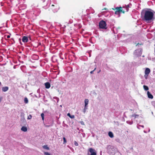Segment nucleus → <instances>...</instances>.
<instances>
[{
    "label": "nucleus",
    "instance_id": "obj_22",
    "mask_svg": "<svg viewBox=\"0 0 155 155\" xmlns=\"http://www.w3.org/2000/svg\"><path fill=\"white\" fill-rule=\"evenodd\" d=\"M24 101L25 103L27 104L28 102V99L26 97H25L24 98Z\"/></svg>",
    "mask_w": 155,
    "mask_h": 155
},
{
    "label": "nucleus",
    "instance_id": "obj_30",
    "mask_svg": "<svg viewBox=\"0 0 155 155\" xmlns=\"http://www.w3.org/2000/svg\"><path fill=\"white\" fill-rule=\"evenodd\" d=\"M32 116L31 114H30L28 117V119H30L31 118Z\"/></svg>",
    "mask_w": 155,
    "mask_h": 155
},
{
    "label": "nucleus",
    "instance_id": "obj_26",
    "mask_svg": "<svg viewBox=\"0 0 155 155\" xmlns=\"http://www.w3.org/2000/svg\"><path fill=\"white\" fill-rule=\"evenodd\" d=\"M41 116L42 118V119L43 120V121L44 120V114L43 113H42L41 114Z\"/></svg>",
    "mask_w": 155,
    "mask_h": 155
},
{
    "label": "nucleus",
    "instance_id": "obj_7",
    "mask_svg": "<svg viewBox=\"0 0 155 155\" xmlns=\"http://www.w3.org/2000/svg\"><path fill=\"white\" fill-rule=\"evenodd\" d=\"M51 0H49L47 2L46 5H44L43 6V8H45V9H47L50 6V5L51 4Z\"/></svg>",
    "mask_w": 155,
    "mask_h": 155
},
{
    "label": "nucleus",
    "instance_id": "obj_1",
    "mask_svg": "<svg viewBox=\"0 0 155 155\" xmlns=\"http://www.w3.org/2000/svg\"><path fill=\"white\" fill-rule=\"evenodd\" d=\"M141 14L142 19L147 23H150L154 20V13L150 9H143Z\"/></svg>",
    "mask_w": 155,
    "mask_h": 155
},
{
    "label": "nucleus",
    "instance_id": "obj_35",
    "mask_svg": "<svg viewBox=\"0 0 155 155\" xmlns=\"http://www.w3.org/2000/svg\"><path fill=\"white\" fill-rule=\"evenodd\" d=\"M10 38V36L9 35H7V38Z\"/></svg>",
    "mask_w": 155,
    "mask_h": 155
},
{
    "label": "nucleus",
    "instance_id": "obj_29",
    "mask_svg": "<svg viewBox=\"0 0 155 155\" xmlns=\"http://www.w3.org/2000/svg\"><path fill=\"white\" fill-rule=\"evenodd\" d=\"M63 143H65L67 142V141L66 140V138L64 137H63Z\"/></svg>",
    "mask_w": 155,
    "mask_h": 155
},
{
    "label": "nucleus",
    "instance_id": "obj_41",
    "mask_svg": "<svg viewBox=\"0 0 155 155\" xmlns=\"http://www.w3.org/2000/svg\"><path fill=\"white\" fill-rule=\"evenodd\" d=\"M39 97H40V95H39Z\"/></svg>",
    "mask_w": 155,
    "mask_h": 155
},
{
    "label": "nucleus",
    "instance_id": "obj_3",
    "mask_svg": "<svg viewBox=\"0 0 155 155\" xmlns=\"http://www.w3.org/2000/svg\"><path fill=\"white\" fill-rule=\"evenodd\" d=\"M99 28H101L106 29L107 28L106 23L105 21L103 20H102L99 22Z\"/></svg>",
    "mask_w": 155,
    "mask_h": 155
},
{
    "label": "nucleus",
    "instance_id": "obj_27",
    "mask_svg": "<svg viewBox=\"0 0 155 155\" xmlns=\"http://www.w3.org/2000/svg\"><path fill=\"white\" fill-rule=\"evenodd\" d=\"M87 108H88V107H85V106L84 107V108L83 110V112L84 113H85L86 110L87 109Z\"/></svg>",
    "mask_w": 155,
    "mask_h": 155
},
{
    "label": "nucleus",
    "instance_id": "obj_2",
    "mask_svg": "<svg viewBox=\"0 0 155 155\" xmlns=\"http://www.w3.org/2000/svg\"><path fill=\"white\" fill-rule=\"evenodd\" d=\"M59 9V6L56 1L54 2V4H52L50 8V9L52 10L54 13H56L57 12Z\"/></svg>",
    "mask_w": 155,
    "mask_h": 155
},
{
    "label": "nucleus",
    "instance_id": "obj_42",
    "mask_svg": "<svg viewBox=\"0 0 155 155\" xmlns=\"http://www.w3.org/2000/svg\"><path fill=\"white\" fill-rule=\"evenodd\" d=\"M1 84V82H0V84Z\"/></svg>",
    "mask_w": 155,
    "mask_h": 155
},
{
    "label": "nucleus",
    "instance_id": "obj_9",
    "mask_svg": "<svg viewBox=\"0 0 155 155\" xmlns=\"http://www.w3.org/2000/svg\"><path fill=\"white\" fill-rule=\"evenodd\" d=\"M22 41L24 43L27 42L28 41V38L27 37L24 36L22 38Z\"/></svg>",
    "mask_w": 155,
    "mask_h": 155
},
{
    "label": "nucleus",
    "instance_id": "obj_5",
    "mask_svg": "<svg viewBox=\"0 0 155 155\" xmlns=\"http://www.w3.org/2000/svg\"><path fill=\"white\" fill-rule=\"evenodd\" d=\"M116 9L117 10L115 12L116 14L119 15L121 12H123V13H124V11H123L121 7H120V8L117 7L116 8Z\"/></svg>",
    "mask_w": 155,
    "mask_h": 155
},
{
    "label": "nucleus",
    "instance_id": "obj_12",
    "mask_svg": "<svg viewBox=\"0 0 155 155\" xmlns=\"http://www.w3.org/2000/svg\"><path fill=\"white\" fill-rule=\"evenodd\" d=\"M89 102V100L88 99H86L84 100V106L85 107H88V104Z\"/></svg>",
    "mask_w": 155,
    "mask_h": 155
},
{
    "label": "nucleus",
    "instance_id": "obj_19",
    "mask_svg": "<svg viewBox=\"0 0 155 155\" xmlns=\"http://www.w3.org/2000/svg\"><path fill=\"white\" fill-rule=\"evenodd\" d=\"M131 5H132L130 3L127 6L126 5V6H127L126 10L127 12H128L129 10L128 8H130L131 6Z\"/></svg>",
    "mask_w": 155,
    "mask_h": 155
},
{
    "label": "nucleus",
    "instance_id": "obj_36",
    "mask_svg": "<svg viewBox=\"0 0 155 155\" xmlns=\"http://www.w3.org/2000/svg\"><path fill=\"white\" fill-rule=\"evenodd\" d=\"M70 23H71L72 22V21H70Z\"/></svg>",
    "mask_w": 155,
    "mask_h": 155
},
{
    "label": "nucleus",
    "instance_id": "obj_25",
    "mask_svg": "<svg viewBox=\"0 0 155 155\" xmlns=\"http://www.w3.org/2000/svg\"><path fill=\"white\" fill-rule=\"evenodd\" d=\"M44 125H45V127H51L53 126L52 124H51L49 125H46L45 124H44Z\"/></svg>",
    "mask_w": 155,
    "mask_h": 155
},
{
    "label": "nucleus",
    "instance_id": "obj_17",
    "mask_svg": "<svg viewBox=\"0 0 155 155\" xmlns=\"http://www.w3.org/2000/svg\"><path fill=\"white\" fill-rule=\"evenodd\" d=\"M53 99H54V101L55 102H57V103H58L59 101V99L58 97H53Z\"/></svg>",
    "mask_w": 155,
    "mask_h": 155
},
{
    "label": "nucleus",
    "instance_id": "obj_39",
    "mask_svg": "<svg viewBox=\"0 0 155 155\" xmlns=\"http://www.w3.org/2000/svg\"><path fill=\"white\" fill-rule=\"evenodd\" d=\"M143 131L145 133H147L146 131L144 130Z\"/></svg>",
    "mask_w": 155,
    "mask_h": 155
},
{
    "label": "nucleus",
    "instance_id": "obj_38",
    "mask_svg": "<svg viewBox=\"0 0 155 155\" xmlns=\"http://www.w3.org/2000/svg\"><path fill=\"white\" fill-rule=\"evenodd\" d=\"M130 149L131 150H133V147L131 148Z\"/></svg>",
    "mask_w": 155,
    "mask_h": 155
},
{
    "label": "nucleus",
    "instance_id": "obj_23",
    "mask_svg": "<svg viewBox=\"0 0 155 155\" xmlns=\"http://www.w3.org/2000/svg\"><path fill=\"white\" fill-rule=\"evenodd\" d=\"M43 147L44 149L46 150H48L49 149V147H48L47 145H44Z\"/></svg>",
    "mask_w": 155,
    "mask_h": 155
},
{
    "label": "nucleus",
    "instance_id": "obj_13",
    "mask_svg": "<svg viewBox=\"0 0 155 155\" xmlns=\"http://www.w3.org/2000/svg\"><path fill=\"white\" fill-rule=\"evenodd\" d=\"M147 94L148 98L150 99L153 98V95L150 93L149 91H147Z\"/></svg>",
    "mask_w": 155,
    "mask_h": 155
},
{
    "label": "nucleus",
    "instance_id": "obj_43",
    "mask_svg": "<svg viewBox=\"0 0 155 155\" xmlns=\"http://www.w3.org/2000/svg\"><path fill=\"white\" fill-rule=\"evenodd\" d=\"M41 43H39V45H41Z\"/></svg>",
    "mask_w": 155,
    "mask_h": 155
},
{
    "label": "nucleus",
    "instance_id": "obj_10",
    "mask_svg": "<svg viewBox=\"0 0 155 155\" xmlns=\"http://www.w3.org/2000/svg\"><path fill=\"white\" fill-rule=\"evenodd\" d=\"M45 88L47 89L49 88L51 86L49 82H47L45 83Z\"/></svg>",
    "mask_w": 155,
    "mask_h": 155
},
{
    "label": "nucleus",
    "instance_id": "obj_21",
    "mask_svg": "<svg viewBox=\"0 0 155 155\" xmlns=\"http://www.w3.org/2000/svg\"><path fill=\"white\" fill-rule=\"evenodd\" d=\"M143 87L144 90L146 91H147L149 90V88L147 86L144 85L143 86Z\"/></svg>",
    "mask_w": 155,
    "mask_h": 155
},
{
    "label": "nucleus",
    "instance_id": "obj_4",
    "mask_svg": "<svg viewBox=\"0 0 155 155\" xmlns=\"http://www.w3.org/2000/svg\"><path fill=\"white\" fill-rule=\"evenodd\" d=\"M142 54L141 50L140 49L136 50L134 52V54L137 57L140 56Z\"/></svg>",
    "mask_w": 155,
    "mask_h": 155
},
{
    "label": "nucleus",
    "instance_id": "obj_14",
    "mask_svg": "<svg viewBox=\"0 0 155 155\" xmlns=\"http://www.w3.org/2000/svg\"><path fill=\"white\" fill-rule=\"evenodd\" d=\"M8 89V87H3L2 88V91L3 92H5L7 91Z\"/></svg>",
    "mask_w": 155,
    "mask_h": 155
},
{
    "label": "nucleus",
    "instance_id": "obj_6",
    "mask_svg": "<svg viewBox=\"0 0 155 155\" xmlns=\"http://www.w3.org/2000/svg\"><path fill=\"white\" fill-rule=\"evenodd\" d=\"M89 152H88V155L89 154V153H91L90 155H96V153L95 150L92 148H90L89 150Z\"/></svg>",
    "mask_w": 155,
    "mask_h": 155
},
{
    "label": "nucleus",
    "instance_id": "obj_20",
    "mask_svg": "<svg viewBox=\"0 0 155 155\" xmlns=\"http://www.w3.org/2000/svg\"><path fill=\"white\" fill-rule=\"evenodd\" d=\"M131 116L132 117H134V118L135 119H136V118H138L139 117V115L137 114H133L132 115H131Z\"/></svg>",
    "mask_w": 155,
    "mask_h": 155
},
{
    "label": "nucleus",
    "instance_id": "obj_34",
    "mask_svg": "<svg viewBox=\"0 0 155 155\" xmlns=\"http://www.w3.org/2000/svg\"><path fill=\"white\" fill-rule=\"evenodd\" d=\"M35 56L36 57V59H38V56H37V55H35Z\"/></svg>",
    "mask_w": 155,
    "mask_h": 155
},
{
    "label": "nucleus",
    "instance_id": "obj_32",
    "mask_svg": "<svg viewBox=\"0 0 155 155\" xmlns=\"http://www.w3.org/2000/svg\"><path fill=\"white\" fill-rule=\"evenodd\" d=\"M96 69V67L93 71H91L90 72V73L91 74H93V72H94V71Z\"/></svg>",
    "mask_w": 155,
    "mask_h": 155
},
{
    "label": "nucleus",
    "instance_id": "obj_24",
    "mask_svg": "<svg viewBox=\"0 0 155 155\" xmlns=\"http://www.w3.org/2000/svg\"><path fill=\"white\" fill-rule=\"evenodd\" d=\"M126 122H127V123L128 124H129L130 125H131L133 123V121L132 120L131 121H126Z\"/></svg>",
    "mask_w": 155,
    "mask_h": 155
},
{
    "label": "nucleus",
    "instance_id": "obj_33",
    "mask_svg": "<svg viewBox=\"0 0 155 155\" xmlns=\"http://www.w3.org/2000/svg\"><path fill=\"white\" fill-rule=\"evenodd\" d=\"M148 75H146V74H145L144 75V77L145 79H147V77Z\"/></svg>",
    "mask_w": 155,
    "mask_h": 155
},
{
    "label": "nucleus",
    "instance_id": "obj_15",
    "mask_svg": "<svg viewBox=\"0 0 155 155\" xmlns=\"http://www.w3.org/2000/svg\"><path fill=\"white\" fill-rule=\"evenodd\" d=\"M108 135L110 138L114 137V135L112 132L109 131L108 133Z\"/></svg>",
    "mask_w": 155,
    "mask_h": 155
},
{
    "label": "nucleus",
    "instance_id": "obj_40",
    "mask_svg": "<svg viewBox=\"0 0 155 155\" xmlns=\"http://www.w3.org/2000/svg\"><path fill=\"white\" fill-rule=\"evenodd\" d=\"M100 71H101V70H100L99 71H98V73H99Z\"/></svg>",
    "mask_w": 155,
    "mask_h": 155
},
{
    "label": "nucleus",
    "instance_id": "obj_16",
    "mask_svg": "<svg viewBox=\"0 0 155 155\" xmlns=\"http://www.w3.org/2000/svg\"><path fill=\"white\" fill-rule=\"evenodd\" d=\"M21 130L24 132H26L27 131V128L26 127L23 126L21 128Z\"/></svg>",
    "mask_w": 155,
    "mask_h": 155
},
{
    "label": "nucleus",
    "instance_id": "obj_37",
    "mask_svg": "<svg viewBox=\"0 0 155 155\" xmlns=\"http://www.w3.org/2000/svg\"><path fill=\"white\" fill-rule=\"evenodd\" d=\"M42 0V1H43V2H45V0Z\"/></svg>",
    "mask_w": 155,
    "mask_h": 155
},
{
    "label": "nucleus",
    "instance_id": "obj_8",
    "mask_svg": "<svg viewBox=\"0 0 155 155\" xmlns=\"http://www.w3.org/2000/svg\"><path fill=\"white\" fill-rule=\"evenodd\" d=\"M119 28H117L116 27H114L112 30L114 34H117L118 32V30L119 29Z\"/></svg>",
    "mask_w": 155,
    "mask_h": 155
},
{
    "label": "nucleus",
    "instance_id": "obj_44",
    "mask_svg": "<svg viewBox=\"0 0 155 155\" xmlns=\"http://www.w3.org/2000/svg\"><path fill=\"white\" fill-rule=\"evenodd\" d=\"M35 96L36 97H37V96L35 95Z\"/></svg>",
    "mask_w": 155,
    "mask_h": 155
},
{
    "label": "nucleus",
    "instance_id": "obj_28",
    "mask_svg": "<svg viewBox=\"0 0 155 155\" xmlns=\"http://www.w3.org/2000/svg\"><path fill=\"white\" fill-rule=\"evenodd\" d=\"M140 127H142L143 128L144 127V126L143 125H140L138 124H137V127L138 129H140Z\"/></svg>",
    "mask_w": 155,
    "mask_h": 155
},
{
    "label": "nucleus",
    "instance_id": "obj_18",
    "mask_svg": "<svg viewBox=\"0 0 155 155\" xmlns=\"http://www.w3.org/2000/svg\"><path fill=\"white\" fill-rule=\"evenodd\" d=\"M67 116L71 119H73L74 118V115H71L69 113H68L67 114Z\"/></svg>",
    "mask_w": 155,
    "mask_h": 155
},
{
    "label": "nucleus",
    "instance_id": "obj_11",
    "mask_svg": "<svg viewBox=\"0 0 155 155\" xmlns=\"http://www.w3.org/2000/svg\"><path fill=\"white\" fill-rule=\"evenodd\" d=\"M150 69L148 68H147L146 69L145 71V74L146 75H148L150 73Z\"/></svg>",
    "mask_w": 155,
    "mask_h": 155
},
{
    "label": "nucleus",
    "instance_id": "obj_31",
    "mask_svg": "<svg viewBox=\"0 0 155 155\" xmlns=\"http://www.w3.org/2000/svg\"><path fill=\"white\" fill-rule=\"evenodd\" d=\"M74 144L75 146H78V143L75 141L74 142Z\"/></svg>",
    "mask_w": 155,
    "mask_h": 155
}]
</instances>
